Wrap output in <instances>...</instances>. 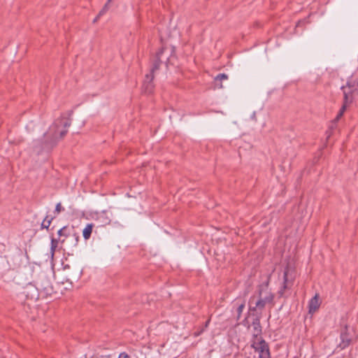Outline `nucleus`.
Listing matches in <instances>:
<instances>
[{"label": "nucleus", "mask_w": 358, "mask_h": 358, "mask_svg": "<svg viewBox=\"0 0 358 358\" xmlns=\"http://www.w3.org/2000/svg\"><path fill=\"white\" fill-rule=\"evenodd\" d=\"M70 124V121L66 119L57 120L44 135L45 143L52 144L63 138L67 133V128Z\"/></svg>", "instance_id": "nucleus-1"}, {"label": "nucleus", "mask_w": 358, "mask_h": 358, "mask_svg": "<svg viewBox=\"0 0 358 358\" xmlns=\"http://www.w3.org/2000/svg\"><path fill=\"white\" fill-rule=\"evenodd\" d=\"M273 299L274 295L268 287V283L262 284L258 288V299L255 301V306L250 308V310H262L267 304L273 303Z\"/></svg>", "instance_id": "nucleus-2"}, {"label": "nucleus", "mask_w": 358, "mask_h": 358, "mask_svg": "<svg viewBox=\"0 0 358 358\" xmlns=\"http://www.w3.org/2000/svg\"><path fill=\"white\" fill-rule=\"evenodd\" d=\"M358 86L355 83V80H350L345 86L342 87L344 94V103L339 113L336 117L338 120L344 113L348 105L352 102V93L357 90Z\"/></svg>", "instance_id": "nucleus-3"}, {"label": "nucleus", "mask_w": 358, "mask_h": 358, "mask_svg": "<svg viewBox=\"0 0 358 358\" xmlns=\"http://www.w3.org/2000/svg\"><path fill=\"white\" fill-rule=\"evenodd\" d=\"M36 289L39 291L41 294L45 296H51L53 294H56L54 291V287L50 281V277L41 274L36 282Z\"/></svg>", "instance_id": "nucleus-4"}, {"label": "nucleus", "mask_w": 358, "mask_h": 358, "mask_svg": "<svg viewBox=\"0 0 358 358\" xmlns=\"http://www.w3.org/2000/svg\"><path fill=\"white\" fill-rule=\"evenodd\" d=\"M251 347L258 354L259 358H271L268 345L263 338L252 341Z\"/></svg>", "instance_id": "nucleus-5"}, {"label": "nucleus", "mask_w": 358, "mask_h": 358, "mask_svg": "<svg viewBox=\"0 0 358 358\" xmlns=\"http://www.w3.org/2000/svg\"><path fill=\"white\" fill-rule=\"evenodd\" d=\"M290 271H291V270L289 267H287L285 269L284 275H283V279H284L283 286L278 291V294L280 295V296H283L285 290L287 289H289L292 284L293 276L292 275V274H290Z\"/></svg>", "instance_id": "nucleus-6"}, {"label": "nucleus", "mask_w": 358, "mask_h": 358, "mask_svg": "<svg viewBox=\"0 0 358 358\" xmlns=\"http://www.w3.org/2000/svg\"><path fill=\"white\" fill-rule=\"evenodd\" d=\"M66 227H64L58 231V233H57L58 238H52V246H57L59 244H65L66 240L68 238L73 239V237L72 236H67L66 235Z\"/></svg>", "instance_id": "nucleus-7"}, {"label": "nucleus", "mask_w": 358, "mask_h": 358, "mask_svg": "<svg viewBox=\"0 0 358 358\" xmlns=\"http://www.w3.org/2000/svg\"><path fill=\"white\" fill-rule=\"evenodd\" d=\"M252 340L256 341L257 338H262L261 336L262 334V327L260 324V320L258 317H256L253 320L252 322Z\"/></svg>", "instance_id": "nucleus-8"}, {"label": "nucleus", "mask_w": 358, "mask_h": 358, "mask_svg": "<svg viewBox=\"0 0 358 358\" xmlns=\"http://www.w3.org/2000/svg\"><path fill=\"white\" fill-rule=\"evenodd\" d=\"M153 75L152 73L148 74L143 84V89L145 93L150 94L152 92L154 85H152Z\"/></svg>", "instance_id": "nucleus-9"}, {"label": "nucleus", "mask_w": 358, "mask_h": 358, "mask_svg": "<svg viewBox=\"0 0 358 358\" xmlns=\"http://www.w3.org/2000/svg\"><path fill=\"white\" fill-rule=\"evenodd\" d=\"M319 294H316L309 301V313H315L320 307Z\"/></svg>", "instance_id": "nucleus-10"}, {"label": "nucleus", "mask_w": 358, "mask_h": 358, "mask_svg": "<svg viewBox=\"0 0 358 358\" xmlns=\"http://www.w3.org/2000/svg\"><path fill=\"white\" fill-rule=\"evenodd\" d=\"M341 342L338 345V347L341 349H345L350 345L351 341V338L349 337L348 334L346 332L341 333Z\"/></svg>", "instance_id": "nucleus-11"}, {"label": "nucleus", "mask_w": 358, "mask_h": 358, "mask_svg": "<svg viewBox=\"0 0 358 358\" xmlns=\"http://www.w3.org/2000/svg\"><path fill=\"white\" fill-rule=\"evenodd\" d=\"M94 224L90 223L87 224L86 227L84 228L83 231V236L85 240H87L90 238L91 234L92 232V229L94 228Z\"/></svg>", "instance_id": "nucleus-12"}, {"label": "nucleus", "mask_w": 358, "mask_h": 358, "mask_svg": "<svg viewBox=\"0 0 358 358\" xmlns=\"http://www.w3.org/2000/svg\"><path fill=\"white\" fill-rule=\"evenodd\" d=\"M228 79V76L225 73H221L215 78V82L226 80Z\"/></svg>", "instance_id": "nucleus-13"}, {"label": "nucleus", "mask_w": 358, "mask_h": 358, "mask_svg": "<svg viewBox=\"0 0 358 358\" xmlns=\"http://www.w3.org/2000/svg\"><path fill=\"white\" fill-rule=\"evenodd\" d=\"M109 8V3H106L104 6L103 7V8L101 9V10L99 12V15H103Z\"/></svg>", "instance_id": "nucleus-14"}, {"label": "nucleus", "mask_w": 358, "mask_h": 358, "mask_svg": "<svg viewBox=\"0 0 358 358\" xmlns=\"http://www.w3.org/2000/svg\"><path fill=\"white\" fill-rule=\"evenodd\" d=\"M63 210H64V208H62L61 203H58L56 205L55 213H56L57 214H59Z\"/></svg>", "instance_id": "nucleus-15"}, {"label": "nucleus", "mask_w": 358, "mask_h": 358, "mask_svg": "<svg viewBox=\"0 0 358 358\" xmlns=\"http://www.w3.org/2000/svg\"><path fill=\"white\" fill-rule=\"evenodd\" d=\"M244 307H245L244 303H241V304L238 307V308H237V312H238V318H239V317H240V316H241V313H242V312H243V310Z\"/></svg>", "instance_id": "nucleus-16"}, {"label": "nucleus", "mask_w": 358, "mask_h": 358, "mask_svg": "<svg viewBox=\"0 0 358 358\" xmlns=\"http://www.w3.org/2000/svg\"><path fill=\"white\" fill-rule=\"evenodd\" d=\"M50 222H51V221L50 220H44L42 223V226L43 227L48 228L49 227V225L50 224Z\"/></svg>", "instance_id": "nucleus-17"}, {"label": "nucleus", "mask_w": 358, "mask_h": 358, "mask_svg": "<svg viewBox=\"0 0 358 358\" xmlns=\"http://www.w3.org/2000/svg\"><path fill=\"white\" fill-rule=\"evenodd\" d=\"M164 50L162 49L160 52H159L157 53V59L159 61V62H161L162 60V55L164 54Z\"/></svg>", "instance_id": "nucleus-18"}, {"label": "nucleus", "mask_w": 358, "mask_h": 358, "mask_svg": "<svg viewBox=\"0 0 358 358\" xmlns=\"http://www.w3.org/2000/svg\"><path fill=\"white\" fill-rule=\"evenodd\" d=\"M118 358H130V356L126 352H122L120 354Z\"/></svg>", "instance_id": "nucleus-19"}, {"label": "nucleus", "mask_w": 358, "mask_h": 358, "mask_svg": "<svg viewBox=\"0 0 358 358\" xmlns=\"http://www.w3.org/2000/svg\"><path fill=\"white\" fill-rule=\"evenodd\" d=\"M215 86H216V87H217L219 89L223 88V85L222 83V81L215 82Z\"/></svg>", "instance_id": "nucleus-20"}, {"label": "nucleus", "mask_w": 358, "mask_h": 358, "mask_svg": "<svg viewBox=\"0 0 358 358\" xmlns=\"http://www.w3.org/2000/svg\"><path fill=\"white\" fill-rule=\"evenodd\" d=\"M56 248H57L51 247V248H50V253L51 259H52V258H53L54 253H55V251Z\"/></svg>", "instance_id": "nucleus-21"}, {"label": "nucleus", "mask_w": 358, "mask_h": 358, "mask_svg": "<svg viewBox=\"0 0 358 358\" xmlns=\"http://www.w3.org/2000/svg\"><path fill=\"white\" fill-rule=\"evenodd\" d=\"M139 353H140L141 357H139L136 354H135L134 355H135L136 358H145V355L142 352H139Z\"/></svg>", "instance_id": "nucleus-22"}, {"label": "nucleus", "mask_w": 358, "mask_h": 358, "mask_svg": "<svg viewBox=\"0 0 358 358\" xmlns=\"http://www.w3.org/2000/svg\"><path fill=\"white\" fill-rule=\"evenodd\" d=\"M350 80H355V83L358 86V76L357 77H355V78H352Z\"/></svg>", "instance_id": "nucleus-23"}, {"label": "nucleus", "mask_w": 358, "mask_h": 358, "mask_svg": "<svg viewBox=\"0 0 358 358\" xmlns=\"http://www.w3.org/2000/svg\"><path fill=\"white\" fill-rule=\"evenodd\" d=\"M166 62L169 64H172L171 58V57H166Z\"/></svg>", "instance_id": "nucleus-24"}, {"label": "nucleus", "mask_w": 358, "mask_h": 358, "mask_svg": "<svg viewBox=\"0 0 358 358\" xmlns=\"http://www.w3.org/2000/svg\"><path fill=\"white\" fill-rule=\"evenodd\" d=\"M158 66H159V64H155V66L153 67L152 71H154L155 69H157L158 68Z\"/></svg>", "instance_id": "nucleus-25"}, {"label": "nucleus", "mask_w": 358, "mask_h": 358, "mask_svg": "<svg viewBox=\"0 0 358 358\" xmlns=\"http://www.w3.org/2000/svg\"><path fill=\"white\" fill-rule=\"evenodd\" d=\"M209 323H210V319H209V320H208L206 322V323H205V328H206V327L208 326Z\"/></svg>", "instance_id": "nucleus-26"}, {"label": "nucleus", "mask_w": 358, "mask_h": 358, "mask_svg": "<svg viewBox=\"0 0 358 358\" xmlns=\"http://www.w3.org/2000/svg\"><path fill=\"white\" fill-rule=\"evenodd\" d=\"M170 52H171V54H173V53H174V52H175L174 48H171L170 49Z\"/></svg>", "instance_id": "nucleus-27"}, {"label": "nucleus", "mask_w": 358, "mask_h": 358, "mask_svg": "<svg viewBox=\"0 0 358 358\" xmlns=\"http://www.w3.org/2000/svg\"><path fill=\"white\" fill-rule=\"evenodd\" d=\"M254 299H255V297L251 298L250 300V303H252L253 302Z\"/></svg>", "instance_id": "nucleus-28"}, {"label": "nucleus", "mask_w": 358, "mask_h": 358, "mask_svg": "<svg viewBox=\"0 0 358 358\" xmlns=\"http://www.w3.org/2000/svg\"><path fill=\"white\" fill-rule=\"evenodd\" d=\"M208 252L209 254H210V253L212 252V249H211V248H210V249L208 250Z\"/></svg>", "instance_id": "nucleus-29"}, {"label": "nucleus", "mask_w": 358, "mask_h": 358, "mask_svg": "<svg viewBox=\"0 0 358 358\" xmlns=\"http://www.w3.org/2000/svg\"><path fill=\"white\" fill-rule=\"evenodd\" d=\"M100 15H98V17L96 18H95V20H94V22H96L98 19V17H99Z\"/></svg>", "instance_id": "nucleus-30"}, {"label": "nucleus", "mask_w": 358, "mask_h": 358, "mask_svg": "<svg viewBox=\"0 0 358 358\" xmlns=\"http://www.w3.org/2000/svg\"><path fill=\"white\" fill-rule=\"evenodd\" d=\"M112 0H108L107 3H110L111 2Z\"/></svg>", "instance_id": "nucleus-31"}]
</instances>
